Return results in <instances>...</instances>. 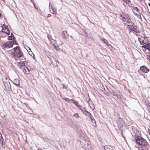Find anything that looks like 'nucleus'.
Here are the masks:
<instances>
[{
  "label": "nucleus",
  "instance_id": "obj_1",
  "mask_svg": "<svg viewBox=\"0 0 150 150\" xmlns=\"http://www.w3.org/2000/svg\"><path fill=\"white\" fill-rule=\"evenodd\" d=\"M79 137L81 139L85 142L84 147L85 150H93L91 143L89 141L88 137L81 132L79 133Z\"/></svg>",
  "mask_w": 150,
  "mask_h": 150
},
{
  "label": "nucleus",
  "instance_id": "obj_2",
  "mask_svg": "<svg viewBox=\"0 0 150 150\" xmlns=\"http://www.w3.org/2000/svg\"><path fill=\"white\" fill-rule=\"evenodd\" d=\"M14 52L11 54L12 57H18L21 58V59L22 60H25V58L23 56V54L20 51L19 48L18 47H15L13 48Z\"/></svg>",
  "mask_w": 150,
  "mask_h": 150
},
{
  "label": "nucleus",
  "instance_id": "obj_3",
  "mask_svg": "<svg viewBox=\"0 0 150 150\" xmlns=\"http://www.w3.org/2000/svg\"><path fill=\"white\" fill-rule=\"evenodd\" d=\"M137 144L143 146L147 145V142L144 138L138 135L135 136V139L134 140Z\"/></svg>",
  "mask_w": 150,
  "mask_h": 150
},
{
  "label": "nucleus",
  "instance_id": "obj_4",
  "mask_svg": "<svg viewBox=\"0 0 150 150\" xmlns=\"http://www.w3.org/2000/svg\"><path fill=\"white\" fill-rule=\"evenodd\" d=\"M120 17L122 20L127 23H129L131 22V20L128 14L124 13H120Z\"/></svg>",
  "mask_w": 150,
  "mask_h": 150
},
{
  "label": "nucleus",
  "instance_id": "obj_5",
  "mask_svg": "<svg viewBox=\"0 0 150 150\" xmlns=\"http://www.w3.org/2000/svg\"><path fill=\"white\" fill-rule=\"evenodd\" d=\"M4 85L8 91L11 90V86L7 78L6 77L3 79Z\"/></svg>",
  "mask_w": 150,
  "mask_h": 150
},
{
  "label": "nucleus",
  "instance_id": "obj_6",
  "mask_svg": "<svg viewBox=\"0 0 150 150\" xmlns=\"http://www.w3.org/2000/svg\"><path fill=\"white\" fill-rule=\"evenodd\" d=\"M15 45H16V42L15 41H8L6 42L3 45L5 48H10Z\"/></svg>",
  "mask_w": 150,
  "mask_h": 150
},
{
  "label": "nucleus",
  "instance_id": "obj_7",
  "mask_svg": "<svg viewBox=\"0 0 150 150\" xmlns=\"http://www.w3.org/2000/svg\"><path fill=\"white\" fill-rule=\"evenodd\" d=\"M1 31L5 34L9 35L10 33V31L7 26L3 24L1 26Z\"/></svg>",
  "mask_w": 150,
  "mask_h": 150
},
{
  "label": "nucleus",
  "instance_id": "obj_8",
  "mask_svg": "<svg viewBox=\"0 0 150 150\" xmlns=\"http://www.w3.org/2000/svg\"><path fill=\"white\" fill-rule=\"evenodd\" d=\"M15 77H13V83L15 85L18 86L20 84V81L17 78L18 77V75L16 74H14Z\"/></svg>",
  "mask_w": 150,
  "mask_h": 150
},
{
  "label": "nucleus",
  "instance_id": "obj_9",
  "mask_svg": "<svg viewBox=\"0 0 150 150\" xmlns=\"http://www.w3.org/2000/svg\"><path fill=\"white\" fill-rule=\"evenodd\" d=\"M124 122V121L121 118H120L118 119L117 121V124L120 129H121L122 127Z\"/></svg>",
  "mask_w": 150,
  "mask_h": 150
},
{
  "label": "nucleus",
  "instance_id": "obj_10",
  "mask_svg": "<svg viewBox=\"0 0 150 150\" xmlns=\"http://www.w3.org/2000/svg\"><path fill=\"white\" fill-rule=\"evenodd\" d=\"M140 70L144 73H147L149 72V69L144 66H142L140 68Z\"/></svg>",
  "mask_w": 150,
  "mask_h": 150
},
{
  "label": "nucleus",
  "instance_id": "obj_11",
  "mask_svg": "<svg viewBox=\"0 0 150 150\" xmlns=\"http://www.w3.org/2000/svg\"><path fill=\"white\" fill-rule=\"evenodd\" d=\"M138 39L139 41L140 42L141 45H143L145 43V38L144 37H141L139 38Z\"/></svg>",
  "mask_w": 150,
  "mask_h": 150
},
{
  "label": "nucleus",
  "instance_id": "obj_12",
  "mask_svg": "<svg viewBox=\"0 0 150 150\" xmlns=\"http://www.w3.org/2000/svg\"><path fill=\"white\" fill-rule=\"evenodd\" d=\"M50 2L49 4V7L50 11L51 13L52 14L55 13L56 12V11L54 10V8H52V6H51V8L50 7Z\"/></svg>",
  "mask_w": 150,
  "mask_h": 150
},
{
  "label": "nucleus",
  "instance_id": "obj_13",
  "mask_svg": "<svg viewBox=\"0 0 150 150\" xmlns=\"http://www.w3.org/2000/svg\"><path fill=\"white\" fill-rule=\"evenodd\" d=\"M142 48H144L145 50L147 49L150 51V43L142 46Z\"/></svg>",
  "mask_w": 150,
  "mask_h": 150
},
{
  "label": "nucleus",
  "instance_id": "obj_14",
  "mask_svg": "<svg viewBox=\"0 0 150 150\" xmlns=\"http://www.w3.org/2000/svg\"><path fill=\"white\" fill-rule=\"evenodd\" d=\"M53 45V46L54 47V49L57 51H59V47L57 46V45L56 43L55 42H54L53 43V44H52Z\"/></svg>",
  "mask_w": 150,
  "mask_h": 150
},
{
  "label": "nucleus",
  "instance_id": "obj_15",
  "mask_svg": "<svg viewBox=\"0 0 150 150\" xmlns=\"http://www.w3.org/2000/svg\"><path fill=\"white\" fill-rule=\"evenodd\" d=\"M23 71L25 74H28L29 73V70L26 67H24L23 69Z\"/></svg>",
  "mask_w": 150,
  "mask_h": 150
},
{
  "label": "nucleus",
  "instance_id": "obj_16",
  "mask_svg": "<svg viewBox=\"0 0 150 150\" xmlns=\"http://www.w3.org/2000/svg\"><path fill=\"white\" fill-rule=\"evenodd\" d=\"M47 37L48 39L50 40V42L52 44H53V43L54 42H56L55 40H54L52 39V36L51 35H48Z\"/></svg>",
  "mask_w": 150,
  "mask_h": 150
},
{
  "label": "nucleus",
  "instance_id": "obj_17",
  "mask_svg": "<svg viewBox=\"0 0 150 150\" xmlns=\"http://www.w3.org/2000/svg\"><path fill=\"white\" fill-rule=\"evenodd\" d=\"M133 12L134 14L139 13V10L137 7H134L133 9Z\"/></svg>",
  "mask_w": 150,
  "mask_h": 150
},
{
  "label": "nucleus",
  "instance_id": "obj_18",
  "mask_svg": "<svg viewBox=\"0 0 150 150\" xmlns=\"http://www.w3.org/2000/svg\"><path fill=\"white\" fill-rule=\"evenodd\" d=\"M105 150H113V148L110 146H105L104 147Z\"/></svg>",
  "mask_w": 150,
  "mask_h": 150
},
{
  "label": "nucleus",
  "instance_id": "obj_19",
  "mask_svg": "<svg viewBox=\"0 0 150 150\" xmlns=\"http://www.w3.org/2000/svg\"><path fill=\"white\" fill-rule=\"evenodd\" d=\"M129 28L132 31H134L136 32H138L139 31L138 30L137 28H135L133 26H131Z\"/></svg>",
  "mask_w": 150,
  "mask_h": 150
},
{
  "label": "nucleus",
  "instance_id": "obj_20",
  "mask_svg": "<svg viewBox=\"0 0 150 150\" xmlns=\"http://www.w3.org/2000/svg\"><path fill=\"white\" fill-rule=\"evenodd\" d=\"M101 40L103 41V43L105 44H106L108 46L109 45L111 46L110 44H109L107 40L105 39L104 38H102L101 39Z\"/></svg>",
  "mask_w": 150,
  "mask_h": 150
},
{
  "label": "nucleus",
  "instance_id": "obj_21",
  "mask_svg": "<svg viewBox=\"0 0 150 150\" xmlns=\"http://www.w3.org/2000/svg\"><path fill=\"white\" fill-rule=\"evenodd\" d=\"M90 119L91 120V121L93 122V121L95 123V125H93V126L94 127H95L96 126V122L95 121V120H94L93 117V116L91 115H90L89 116Z\"/></svg>",
  "mask_w": 150,
  "mask_h": 150
},
{
  "label": "nucleus",
  "instance_id": "obj_22",
  "mask_svg": "<svg viewBox=\"0 0 150 150\" xmlns=\"http://www.w3.org/2000/svg\"><path fill=\"white\" fill-rule=\"evenodd\" d=\"M14 39V37L13 34H11V35L9 36L8 37V39L9 40H13Z\"/></svg>",
  "mask_w": 150,
  "mask_h": 150
},
{
  "label": "nucleus",
  "instance_id": "obj_23",
  "mask_svg": "<svg viewBox=\"0 0 150 150\" xmlns=\"http://www.w3.org/2000/svg\"><path fill=\"white\" fill-rule=\"evenodd\" d=\"M134 15L136 16L141 21H142V17L141 16V14L140 13L134 14Z\"/></svg>",
  "mask_w": 150,
  "mask_h": 150
},
{
  "label": "nucleus",
  "instance_id": "obj_24",
  "mask_svg": "<svg viewBox=\"0 0 150 150\" xmlns=\"http://www.w3.org/2000/svg\"><path fill=\"white\" fill-rule=\"evenodd\" d=\"M18 66L19 67H20L21 68V67L22 66H23L24 65L25 63L23 62L22 61L20 62H18Z\"/></svg>",
  "mask_w": 150,
  "mask_h": 150
},
{
  "label": "nucleus",
  "instance_id": "obj_25",
  "mask_svg": "<svg viewBox=\"0 0 150 150\" xmlns=\"http://www.w3.org/2000/svg\"><path fill=\"white\" fill-rule=\"evenodd\" d=\"M83 113L84 114L89 117L91 115V114L90 113L86 111H85L84 112H83Z\"/></svg>",
  "mask_w": 150,
  "mask_h": 150
},
{
  "label": "nucleus",
  "instance_id": "obj_26",
  "mask_svg": "<svg viewBox=\"0 0 150 150\" xmlns=\"http://www.w3.org/2000/svg\"><path fill=\"white\" fill-rule=\"evenodd\" d=\"M73 116L77 119L79 118V115L77 113H75L73 115Z\"/></svg>",
  "mask_w": 150,
  "mask_h": 150
},
{
  "label": "nucleus",
  "instance_id": "obj_27",
  "mask_svg": "<svg viewBox=\"0 0 150 150\" xmlns=\"http://www.w3.org/2000/svg\"><path fill=\"white\" fill-rule=\"evenodd\" d=\"M4 139L3 138L2 135L1 133H0V142L2 144Z\"/></svg>",
  "mask_w": 150,
  "mask_h": 150
},
{
  "label": "nucleus",
  "instance_id": "obj_28",
  "mask_svg": "<svg viewBox=\"0 0 150 150\" xmlns=\"http://www.w3.org/2000/svg\"><path fill=\"white\" fill-rule=\"evenodd\" d=\"M64 99L65 100V101L68 102L71 101H73V100H69L68 98H64Z\"/></svg>",
  "mask_w": 150,
  "mask_h": 150
},
{
  "label": "nucleus",
  "instance_id": "obj_29",
  "mask_svg": "<svg viewBox=\"0 0 150 150\" xmlns=\"http://www.w3.org/2000/svg\"><path fill=\"white\" fill-rule=\"evenodd\" d=\"M62 34L65 37H66L67 36V33L66 31H63Z\"/></svg>",
  "mask_w": 150,
  "mask_h": 150
},
{
  "label": "nucleus",
  "instance_id": "obj_30",
  "mask_svg": "<svg viewBox=\"0 0 150 150\" xmlns=\"http://www.w3.org/2000/svg\"><path fill=\"white\" fill-rule=\"evenodd\" d=\"M146 106L148 110L150 112V105L149 104H147Z\"/></svg>",
  "mask_w": 150,
  "mask_h": 150
},
{
  "label": "nucleus",
  "instance_id": "obj_31",
  "mask_svg": "<svg viewBox=\"0 0 150 150\" xmlns=\"http://www.w3.org/2000/svg\"><path fill=\"white\" fill-rule=\"evenodd\" d=\"M46 54L47 55V57L50 59V60L51 61V58L50 57V55H49L47 53Z\"/></svg>",
  "mask_w": 150,
  "mask_h": 150
},
{
  "label": "nucleus",
  "instance_id": "obj_32",
  "mask_svg": "<svg viewBox=\"0 0 150 150\" xmlns=\"http://www.w3.org/2000/svg\"><path fill=\"white\" fill-rule=\"evenodd\" d=\"M146 57H147V59L150 62V56H149V55H147Z\"/></svg>",
  "mask_w": 150,
  "mask_h": 150
},
{
  "label": "nucleus",
  "instance_id": "obj_33",
  "mask_svg": "<svg viewBox=\"0 0 150 150\" xmlns=\"http://www.w3.org/2000/svg\"><path fill=\"white\" fill-rule=\"evenodd\" d=\"M71 102H72L73 103H74L76 105H77L78 104V103L75 101H74L73 100V101H71Z\"/></svg>",
  "mask_w": 150,
  "mask_h": 150
},
{
  "label": "nucleus",
  "instance_id": "obj_34",
  "mask_svg": "<svg viewBox=\"0 0 150 150\" xmlns=\"http://www.w3.org/2000/svg\"><path fill=\"white\" fill-rule=\"evenodd\" d=\"M71 102H72L73 103H74L76 105H77L78 104V103L75 101H74L73 100V101H71Z\"/></svg>",
  "mask_w": 150,
  "mask_h": 150
},
{
  "label": "nucleus",
  "instance_id": "obj_35",
  "mask_svg": "<svg viewBox=\"0 0 150 150\" xmlns=\"http://www.w3.org/2000/svg\"><path fill=\"white\" fill-rule=\"evenodd\" d=\"M62 88H63L66 89L67 88V86L66 85L63 84L62 85Z\"/></svg>",
  "mask_w": 150,
  "mask_h": 150
},
{
  "label": "nucleus",
  "instance_id": "obj_36",
  "mask_svg": "<svg viewBox=\"0 0 150 150\" xmlns=\"http://www.w3.org/2000/svg\"><path fill=\"white\" fill-rule=\"evenodd\" d=\"M101 87V88L100 89L102 91H103V89H104V88H103V85H102V86H100Z\"/></svg>",
  "mask_w": 150,
  "mask_h": 150
},
{
  "label": "nucleus",
  "instance_id": "obj_37",
  "mask_svg": "<svg viewBox=\"0 0 150 150\" xmlns=\"http://www.w3.org/2000/svg\"><path fill=\"white\" fill-rule=\"evenodd\" d=\"M124 1L125 2H126V3H128L129 1V0H124Z\"/></svg>",
  "mask_w": 150,
  "mask_h": 150
},
{
  "label": "nucleus",
  "instance_id": "obj_38",
  "mask_svg": "<svg viewBox=\"0 0 150 150\" xmlns=\"http://www.w3.org/2000/svg\"><path fill=\"white\" fill-rule=\"evenodd\" d=\"M149 0L150 1V2L148 3V4L150 6V0Z\"/></svg>",
  "mask_w": 150,
  "mask_h": 150
},
{
  "label": "nucleus",
  "instance_id": "obj_39",
  "mask_svg": "<svg viewBox=\"0 0 150 150\" xmlns=\"http://www.w3.org/2000/svg\"><path fill=\"white\" fill-rule=\"evenodd\" d=\"M33 59H35V56H33Z\"/></svg>",
  "mask_w": 150,
  "mask_h": 150
},
{
  "label": "nucleus",
  "instance_id": "obj_40",
  "mask_svg": "<svg viewBox=\"0 0 150 150\" xmlns=\"http://www.w3.org/2000/svg\"><path fill=\"white\" fill-rule=\"evenodd\" d=\"M38 150H42V149H38Z\"/></svg>",
  "mask_w": 150,
  "mask_h": 150
},
{
  "label": "nucleus",
  "instance_id": "obj_41",
  "mask_svg": "<svg viewBox=\"0 0 150 150\" xmlns=\"http://www.w3.org/2000/svg\"><path fill=\"white\" fill-rule=\"evenodd\" d=\"M34 7H35V8H36V7H35V5L34 4Z\"/></svg>",
  "mask_w": 150,
  "mask_h": 150
},
{
  "label": "nucleus",
  "instance_id": "obj_42",
  "mask_svg": "<svg viewBox=\"0 0 150 150\" xmlns=\"http://www.w3.org/2000/svg\"><path fill=\"white\" fill-rule=\"evenodd\" d=\"M140 1H143V0H140Z\"/></svg>",
  "mask_w": 150,
  "mask_h": 150
},
{
  "label": "nucleus",
  "instance_id": "obj_43",
  "mask_svg": "<svg viewBox=\"0 0 150 150\" xmlns=\"http://www.w3.org/2000/svg\"><path fill=\"white\" fill-rule=\"evenodd\" d=\"M1 13H0V17L1 16Z\"/></svg>",
  "mask_w": 150,
  "mask_h": 150
},
{
  "label": "nucleus",
  "instance_id": "obj_44",
  "mask_svg": "<svg viewBox=\"0 0 150 150\" xmlns=\"http://www.w3.org/2000/svg\"><path fill=\"white\" fill-rule=\"evenodd\" d=\"M113 95H115L114 94H113Z\"/></svg>",
  "mask_w": 150,
  "mask_h": 150
}]
</instances>
